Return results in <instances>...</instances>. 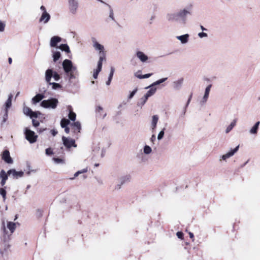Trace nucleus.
<instances>
[{
	"mask_svg": "<svg viewBox=\"0 0 260 260\" xmlns=\"http://www.w3.org/2000/svg\"><path fill=\"white\" fill-rule=\"evenodd\" d=\"M64 128V131L67 134H69L70 132V128L69 127H65Z\"/></svg>",
	"mask_w": 260,
	"mask_h": 260,
	"instance_id": "680f3d73",
	"label": "nucleus"
},
{
	"mask_svg": "<svg viewBox=\"0 0 260 260\" xmlns=\"http://www.w3.org/2000/svg\"><path fill=\"white\" fill-rule=\"evenodd\" d=\"M114 69L113 67L111 68L110 73L109 75V77H108V79H109V80H112L113 76V74H114Z\"/></svg>",
	"mask_w": 260,
	"mask_h": 260,
	"instance_id": "de8ad7c7",
	"label": "nucleus"
},
{
	"mask_svg": "<svg viewBox=\"0 0 260 260\" xmlns=\"http://www.w3.org/2000/svg\"><path fill=\"white\" fill-rule=\"evenodd\" d=\"M58 101L56 99L51 98L47 100H44L41 102V105L45 108L55 109Z\"/></svg>",
	"mask_w": 260,
	"mask_h": 260,
	"instance_id": "0eeeda50",
	"label": "nucleus"
},
{
	"mask_svg": "<svg viewBox=\"0 0 260 260\" xmlns=\"http://www.w3.org/2000/svg\"><path fill=\"white\" fill-rule=\"evenodd\" d=\"M53 160L56 164H63L64 163V160L59 158L54 157Z\"/></svg>",
	"mask_w": 260,
	"mask_h": 260,
	"instance_id": "a19ab883",
	"label": "nucleus"
},
{
	"mask_svg": "<svg viewBox=\"0 0 260 260\" xmlns=\"http://www.w3.org/2000/svg\"><path fill=\"white\" fill-rule=\"evenodd\" d=\"M237 122V120L234 119L233 121L231 123V124L226 127L225 129V133L228 134L229 133L232 129L236 125Z\"/></svg>",
	"mask_w": 260,
	"mask_h": 260,
	"instance_id": "7c9ffc66",
	"label": "nucleus"
},
{
	"mask_svg": "<svg viewBox=\"0 0 260 260\" xmlns=\"http://www.w3.org/2000/svg\"><path fill=\"white\" fill-rule=\"evenodd\" d=\"M200 28L203 31L207 30V29L206 28H205L203 25H201Z\"/></svg>",
	"mask_w": 260,
	"mask_h": 260,
	"instance_id": "774afa93",
	"label": "nucleus"
},
{
	"mask_svg": "<svg viewBox=\"0 0 260 260\" xmlns=\"http://www.w3.org/2000/svg\"><path fill=\"white\" fill-rule=\"evenodd\" d=\"M168 78H161L155 82H154V83H153L152 84H151V86H156V85H159L163 82H164L165 81H166L167 80Z\"/></svg>",
	"mask_w": 260,
	"mask_h": 260,
	"instance_id": "e433bc0d",
	"label": "nucleus"
},
{
	"mask_svg": "<svg viewBox=\"0 0 260 260\" xmlns=\"http://www.w3.org/2000/svg\"><path fill=\"white\" fill-rule=\"evenodd\" d=\"M8 112L7 111H4V114L3 117V120L2 121V123H4L7 120L8 118Z\"/></svg>",
	"mask_w": 260,
	"mask_h": 260,
	"instance_id": "c03bdc74",
	"label": "nucleus"
},
{
	"mask_svg": "<svg viewBox=\"0 0 260 260\" xmlns=\"http://www.w3.org/2000/svg\"><path fill=\"white\" fill-rule=\"evenodd\" d=\"M44 98V96L43 94H37L32 99V104H35L41 101Z\"/></svg>",
	"mask_w": 260,
	"mask_h": 260,
	"instance_id": "c85d7f7f",
	"label": "nucleus"
},
{
	"mask_svg": "<svg viewBox=\"0 0 260 260\" xmlns=\"http://www.w3.org/2000/svg\"><path fill=\"white\" fill-rule=\"evenodd\" d=\"M198 36L201 39L203 38H207V37H208L207 34L206 33V32H199L198 34Z\"/></svg>",
	"mask_w": 260,
	"mask_h": 260,
	"instance_id": "a18cd8bd",
	"label": "nucleus"
},
{
	"mask_svg": "<svg viewBox=\"0 0 260 260\" xmlns=\"http://www.w3.org/2000/svg\"><path fill=\"white\" fill-rule=\"evenodd\" d=\"M16 228V223L12 221L2 220L1 239L5 242L9 241L12 234Z\"/></svg>",
	"mask_w": 260,
	"mask_h": 260,
	"instance_id": "f257e3e1",
	"label": "nucleus"
},
{
	"mask_svg": "<svg viewBox=\"0 0 260 260\" xmlns=\"http://www.w3.org/2000/svg\"><path fill=\"white\" fill-rule=\"evenodd\" d=\"M151 75H152V74H145V75H143L142 77V79L148 78L150 77Z\"/></svg>",
	"mask_w": 260,
	"mask_h": 260,
	"instance_id": "13d9d810",
	"label": "nucleus"
},
{
	"mask_svg": "<svg viewBox=\"0 0 260 260\" xmlns=\"http://www.w3.org/2000/svg\"><path fill=\"white\" fill-rule=\"evenodd\" d=\"M158 120V116L157 115H155L152 116L151 124L152 129L153 130L156 128Z\"/></svg>",
	"mask_w": 260,
	"mask_h": 260,
	"instance_id": "cd10ccee",
	"label": "nucleus"
},
{
	"mask_svg": "<svg viewBox=\"0 0 260 260\" xmlns=\"http://www.w3.org/2000/svg\"><path fill=\"white\" fill-rule=\"evenodd\" d=\"M32 124L35 127H37L40 125V123L38 121L35 119L32 120Z\"/></svg>",
	"mask_w": 260,
	"mask_h": 260,
	"instance_id": "603ef678",
	"label": "nucleus"
},
{
	"mask_svg": "<svg viewBox=\"0 0 260 260\" xmlns=\"http://www.w3.org/2000/svg\"><path fill=\"white\" fill-rule=\"evenodd\" d=\"M239 148V146L238 145L234 149L230 150V151L225 154L220 156L219 159V161L221 162L222 160H223L226 162L228 158L233 156L238 151Z\"/></svg>",
	"mask_w": 260,
	"mask_h": 260,
	"instance_id": "6e6552de",
	"label": "nucleus"
},
{
	"mask_svg": "<svg viewBox=\"0 0 260 260\" xmlns=\"http://www.w3.org/2000/svg\"><path fill=\"white\" fill-rule=\"evenodd\" d=\"M13 95L12 94H10L8 96V99L5 103V111H8V109L11 107L12 105V99Z\"/></svg>",
	"mask_w": 260,
	"mask_h": 260,
	"instance_id": "bb28decb",
	"label": "nucleus"
},
{
	"mask_svg": "<svg viewBox=\"0 0 260 260\" xmlns=\"http://www.w3.org/2000/svg\"><path fill=\"white\" fill-rule=\"evenodd\" d=\"M2 159L8 164H12L13 162V159L10 156V152L8 150L4 151L2 154Z\"/></svg>",
	"mask_w": 260,
	"mask_h": 260,
	"instance_id": "dca6fc26",
	"label": "nucleus"
},
{
	"mask_svg": "<svg viewBox=\"0 0 260 260\" xmlns=\"http://www.w3.org/2000/svg\"><path fill=\"white\" fill-rule=\"evenodd\" d=\"M131 177L128 175H126L124 176H122L119 179V182L120 184H118L117 185V187L118 189H120L121 187V186L124 184L126 182H127L130 181Z\"/></svg>",
	"mask_w": 260,
	"mask_h": 260,
	"instance_id": "412c9836",
	"label": "nucleus"
},
{
	"mask_svg": "<svg viewBox=\"0 0 260 260\" xmlns=\"http://www.w3.org/2000/svg\"><path fill=\"white\" fill-rule=\"evenodd\" d=\"M148 99L146 96L144 95L141 98L140 102L138 103V106H143L147 102Z\"/></svg>",
	"mask_w": 260,
	"mask_h": 260,
	"instance_id": "4c0bfd02",
	"label": "nucleus"
},
{
	"mask_svg": "<svg viewBox=\"0 0 260 260\" xmlns=\"http://www.w3.org/2000/svg\"><path fill=\"white\" fill-rule=\"evenodd\" d=\"M0 194L3 197V201H5L6 199V191L3 188H0Z\"/></svg>",
	"mask_w": 260,
	"mask_h": 260,
	"instance_id": "79ce46f5",
	"label": "nucleus"
},
{
	"mask_svg": "<svg viewBox=\"0 0 260 260\" xmlns=\"http://www.w3.org/2000/svg\"><path fill=\"white\" fill-rule=\"evenodd\" d=\"M102 58H101L100 59H99L96 69L93 70V77L94 78V79H96L98 78L99 73L102 70Z\"/></svg>",
	"mask_w": 260,
	"mask_h": 260,
	"instance_id": "2eb2a0df",
	"label": "nucleus"
},
{
	"mask_svg": "<svg viewBox=\"0 0 260 260\" xmlns=\"http://www.w3.org/2000/svg\"><path fill=\"white\" fill-rule=\"evenodd\" d=\"M143 151L144 154L148 155L151 153L152 149L149 146L145 145L144 147Z\"/></svg>",
	"mask_w": 260,
	"mask_h": 260,
	"instance_id": "f704fd0d",
	"label": "nucleus"
},
{
	"mask_svg": "<svg viewBox=\"0 0 260 260\" xmlns=\"http://www.w3.org/2000/svg\"><path fill=\"white\" fill-rule=\"evenodd\" d=\"M109 17L112 19L113 20H114V13H113V11L112 9L110 10V14H109Z\"/></svg>",
	"mask_w": 260,
	"mask_h": 260,
	"instance_id": "6e6d98bb",
	"label": "nucleus"
},
{
	"mask_svg": "<svg viewBox=\"0 0 260 260\" xmlns=\"http://www.w3.org/2000/svg\"><path fill=\"white\" fill-rule=\"evenodd\" d=\"M177 236L179 239H183V234L181 232H178L176 234Z\"/></svg>",
	"mask_w": 260,
	"mask_h": 260,
	"instance_id": "5fc2aeb1",
	"label": "nucleus"
},
{
	"mask_svg": "<svg viewBox=\"0 0 260 260\" xmlns=\"http://www.w3.org/2000/svg\"><path fill=\"white\" fill-rule=\"evenodd\" d=\"M165 128H164V129L162 130H161L158 134V136H157V140H161L164 136V134H165V132H164V131H165Z\"/></svg>",
	"mask_w": 260,
	"mask_h": 260,
	"instance_id": "37998d69",
	"label": "nucleus"
},
{
	"mask_svg": "<svg viewBox=\"0 0 260 260\" xmlns=\"http://www.w3.org/2000/svg\"><path fill=\"white\" fill-rule=\"evenodd\" d=\"M192 6L190 5L188 7L180 9L177 12L178 18L180 21L182 23H185L187 16H191L192 14Z\"/></svg>",
	"mask_w": 260,
	"mask_h": 260,
	"instance_id": "20e7f679",
	"label": "nucleus"
},
{
	"mask_svg": "<svg viewBox=\"0 0 260 260\" xmlns=\"http://www.w3.org/2000/svg\"><path fill=\"white\" fill-rule=\"evenodd\" d=\"M166 19L169 22H178L180 21L177 12L167 13L166 15Z\"/></svg>",
	"mask_w": 260,
	"mask_h": 260,
	"instance_id": "ddd939ff",
	"label": "nucleus"
},
{
	"mask_svg": "<svg viewBox=\"0 0 260 260\" xmlns=\"http://www.w3.org/2000/svg\"><path fill=\"white\" fill-rule=\"evenodd\" d=\"M140 73L141 71H138L135 74V76L138 78L142 79L143 75H141Z\"/></svg>",
	"mask_w": 260,
	"mask_h": 260,
	"instance_id": "864d4df0",
	"label": "nucleus"
},
{
	"mask_svg": "<svg viewBox=\"0 0 260 260\" xmlns=\"http://www.w3.org/2000/svg\"><path fill=\"white\" fill-rule=\"evenodd\" d=\"M9 175H12L13 177L17 179L22 177L23 176L24 172L23 171H16L15 169H11L8 171Z\"/></svg>",
	"mask_w": 260,
	"mask_h": 260,
	"instance_id": "f3484780",
	"label": "nucleus"
},
{
	"mask_svg": "<svg viewBox=\"0 0 260 260\" xmlns=\"http://www.w3.org/2000/svg\"><path fill=\"white\" fill-rule=\"evenodd\" d=\"M96 112L98 116L102 117V118H104L106 116V113L103 115V109L101 106H99L96 107Z\"/></svg>",
	"mask_w": 260,
	"mask_h": 260,
	"instance_id": "c756f323",
	"label": "nucleus"
},
{
	"mask_svg": "<svg viewBox=\"0 0 260 260\" xmlns=\"http://www.w3.org/2000/svg\"><path fill=\"white\" fill-rule=\"evenodd\" d=\"M155 139V135H153L151 138V141L153 142Z\"/></svg>",
	"mask_w": 260,
	"mask_h": 260,
	"instance_id": "338daca9",
	"label": "nucleus"
},
{
	"mask_svg": "<svg viewBox=\"0 0 260 260\" xmlns=\"http://www.w3.org/2000/svg\"><path fill=\"white\" fill-rule=\"evenodd\" d=\"M87 171V169H83L82 170H80V172H81V174L86 173Z\"/></svg>",
	"mask_w": 260,
	"mask_h": 260,
	"instance_id": "0e129e2a",
	"label": "nucleus"
},
{
	"mask_svg": "<svg viewBox=\"0 0 260 260\" xmlns=\"http://www.w3.org/2000/svg\"><path fill=\"white\" fill-rule=\"evenodd\" d=\"M40 114V112H33L32 111L31 113H30V115L29 116L30 118H37L38 117V114Z\"/></svg>",
	"mask_w": 260,
	"mask_h": 260,
	"instance_id": "49530a36",
	"label": "nucleus"
},
{
	"mask_svg": "<svg viewBox=\"0 0 260 260\" xmlns=\"http://www.w3.org/2000/svg\"><path fill=\"white\" fill-rule=\"evenodd\" d=\"M69 9L70 12L75 14L78 10L79 3L77 0H68Z\"/></svg>",
	"mask_w": 260,
	"mask_h": 260,
	"instance_id": "9d476101",
	"label": "nucleus"
},
{
	"mask_svg": "<svg viewBox=\"0 0 260 260\" xmlns=\"http://www.w3.org/2000/svg\"><path fill=\"white\" fill-rule=\"evenodd\" d=\"M137 89L136 88L135 89H134L131 93L128 96V99H131L134 96V95L136 94V93L137 92Z\"/></svg>",
	"mask_w": 260,
	"mask_h": 260,
	"instance_id": "8fccbe9b",
	"label": "nucleus"
},
{
	"mask_svg": "<svg viewBox=\"0 0 260 260\" xmlns=\"http://www.w3.org/2000/svg\"><path fill=\"white\" fill-rule=\"evenodd\" d=\"M50 19V15L47 12H43L41 16L39 19L40 22H43L46 24L48 22Z\"/></svg>",
	"mask_w": 260,
	"mask_h": 260,
	"instance_id": "a211bd4d",
	"label": "nucleus"
},
{
	"mask_svg": "<svg viewBox=\"0 0 260 260\" xmlns=\"http://www.w3.org/2000/svg\"><path fill=\"white\" fill-rule=\"evenodd\" d=\"M155 17L154 15H152V16H151L150 18V24H152L153 20H154Z\"/></svg>",
	"mask_w": 260,
	"mask_h": 260,
	"instance_id": "bf43d9fd",
	"label": "nucleus"
},
{
	"mask_svg": "<svg viewBox=\"0 0 260 260\" xmlns=\"http://www.w3.org/2000/svg\"><path fill=\"white\" fill-rule=\"evenodd\" d=\"M146 88H150V89L147 91V92L144 95L147 98L153 95L156 91V88L154 86H151V85L147 87Z\"/></svg>",
	"mask_w": 260,
	"mask_h": 260,
	"instance_id": "393cba45",
	"label": "nucleus"
},
{
	"mask_svg": "<svg viewBox=\"0 0 260 260\" xmlns=\"http://www.w3.org/2000/svg\"><path fill=\"white\" fill-rule=\"evenodd\" d=\"M69 118L72 121H75L76 120V114L73 112L71 109L70 110L69 115Z\"/></svg>",
	"mask_w": 260,
	"mask_h": 260,
	"instance_id": "c9c22d12",
	"label": "nucleus"
},
{
	"mask_svg": "<svg viewBox=\"0 0 260 260\" xmlns=\"http://www.w3.org/2000/svg\"><path fill=\"white\" fill-rule=\"evenodd\" d=\"M59 49L62 51L69 53L70 52L69 46L67 44H61L59 47Z\"/></svg>",
	"mask_w": 260,
	"mask_h": 260,
	"instance_id": "473e14b6",
	"label": "nucleus"
},
{
	"mask_svg": "<svg viewBox=\"0 0 260 260\" xmlns=\"http://www.w3.org/2000/svg\"><path fill=\"white\" fill-rule=\"evenodd\" d=\"M62 141L63 142V145L67 148L70 149L72 147H74L76 148L77 147V145L75 143V140L71 139L70 138H67L64 136L62 137Z\"/></svg>",
	"mask_w": 260,
	"mask_h": 260,
	"instance_id": "1a4fd4ad",
	"label": "nucleus"
},
{
	"mask_svg": "<svg viewBox=\"0 0 260 260\" xmlns=\"http://www.w3.org/2000/svg\"><path fill=\"white\" fill-rule=\"evenodd\" d=\"M53 78L55 81H58L60 79V75L55 71H53L52 69H47L45 71V79L47 83H50L51 78Z\"/></svg>",
	"mask_w": 260,
	"mask_h": 260,
	"instance_id": "39448f33",
	"label": "nucleus"
},
{
	"mask_svg": "<svg viewBox=\"0 0 260 260\" xmlns=\"http://www.w3.org/2000/svg\"><path fill=\"white\" fill-rule=\"evenodd\" d=\"M189 35L187 34L176 37V39L180 41L182 44H186L188 42Z\"/></svg>",
	"mask_w": 260,
	"mask_h": 260,
	"instance_id": "aec40b11",
	"label": "nucleus"
},
{
	"mask_svg": "<svg viewBox=\"0 0 260 260\" xmlns=\"http://www.w3.org/2000/svg\"><path fill=\"white\" fill-rule=\"evenodd\" d=\"M60 57V53L59 52H54L53 54V61L54 62L56 61Z\"/></svg>",
	"mask_w": 260,
	"mask_h": 260,
	"instance_id": "ea45409f",
	"label": "nucleus"
},
{
	"mask_svg": "<svg viewBox=\"0 0 260 260\" xmlns=\"http://www.w3.org/2000/svg\"><path fill=\"white\" fill-rule=\"evenodd\" d=\"M4 242L3 245H2L0 247V252L2 255V256H7L8 252L9 251L10 249V245L8 243V241L5 242L4 241H3Z\"/></svg>",
	"mask_w": 260,
	"mask_h": 260,
	"instance_id": "4468645a",
	"label": "nucleus"
},
{
	"mask_svg": "<svg viewBox=\"0 0 260 260\" xmlns=\"http://www.w3.org/2000/svg\"><path fill=\"white\" fill-rule=\"evenodd\" d=\"M79 174H81V172H80V171H78L74 174V177L71 178V179H74L75 178L77 177Z\"/></svg>",
	"mask_w": 260,
	"mask_h": 260,
	"instance_id": "4d7b16f0",
	"label": "nucleus"
},
{
	"mask_svg": "<svg viewBox=\"0 0 260 260\" xmlns=\"http://www.w3.org/2000/svg\"><path fill=\"white\" fill-rule=\"evenodd\" d=\"M5 24L2 21H0V31H3L5 29Z\"/></svg>",
	"mask_w": 260,
	"mask_h": 260,
	"instance_id": "3c124183",
	"label": "nucleus"
},
{
	"mask_svg": "<svg viewBox=\"0 0 260 260\" xmlns=\"http://www.w3.org/2000/svg\"><path fill=\"white\" fill-rule=\"evenodd\" d=\"M211 87V84H210L206 87L204 92V95L200 102L201 105H203L205 104V103L207 102Z\"/></svg>",
	"mask_w": 260,
	"mask_h": 260,
	"instance_id": "f8f14e48",
	"label": "nucleus"
},
{
	"mask_svg": "<svg viewBox=\"0 0 260 260\" xmlns=\"http://www.w3.org/2000/svg\"><path fill=\"white\" fill-rule=\"evenodd\" d=\"M45 153L48 155L53 154V152L51 148H47L45 150Z\"/></svg>",
	"mask_w": 260,
	"mask_h": 260,
	"instance_id": "09e8293b",
	"label": "nucleus"
},
{
	"mask_svg": "<svg viewBox=\"0 0 260 260\" xmlns=\"http://www.w3.org/2000/svg\"><path fill=\"white\" fill-rule=\"evenodd\" d=\"M50 85H52V89H57L59 88H60L61 87V85L59 83H55V82H51V81H50V83H48Z\"/></svg>",
	"mask_w": 260,
	"mask_h": 260,
	"instance_id": "72a5a7b5",
	"label": "nucleus"
},
{
	"mask_svg": "<svg viewBox=\"0 0 260 260\" xmlns=\"http://www.w3.org/2000/svg\"><path fill=\"white\" fill-rule=\"evenodd\" d=\"M92 45L94 50L98 52L99 59L102 58V61L105 58L106 51L104 46L99 43L95 38L92 37L91 39Z\"/></svg>",
	"mask_w": 260,
	"mask_h": 260,
	"instance_id": "7ed1b4c3",
	"label": "nucleus"
},
{
	"mask_svg": "<svg viewBox=\"0 0 260 260\" xmlns=\"http://www.w3.org/2000/svg\"><path fill=\"white\" fill-rule=\"evenodd\" d=\"M25 139L30 143H35L38 138V136L35 134V132L31 131L27 127H25L24 130Z\"/></svg>",
	"mask_w": 260,
	"mask_h": 260,
	"instance_id": "423d86ee",
	"label": "nucleus"
},
{
	"mask_svg": "<svg viewBox=\"0 0 260 260\" xmlns=\"http://www.w3.org/2000/svg\"><path fill=\"white\" fill-rule=\"evenodd\" d=\"M189 237L192 239V241H193L194 240V239H193L194 236H193V233L189 232Z\"/></svg>",
	"mask_w": 260,
	"mask_h": 260,
	"instance_id": "e2e57ef3",
	"label": "nucleus"
},
{
	"mask_svg": "<svg viewBox=\"0 0 260 260\" xmlns=\"http://www.w3.org/2000/svg\"><path fill=\"white\" fill-rule=\"evenodd\" d=\"M71 129L73 133L76 135V138H78L79 135V133H80L81 129V125L79 121L74 122L71 124Z\"/></svg>",
	"mask_w": 260,
	"mask_h": 260,
	"instance_id": "9b49d317",
	"label": "nucleus"
},
{
	"mask_svg": "<svg viewBox=\"0 0 260 260\" xmlns=\"http://www.w3.org/2000/svg\"><path fill=\"white\" fill-rule=\"evenodd\" d=\"M40 9L43 11V12H47L46 10V9L45 8L44 6H42L41 7H40Z\"/></svg>",
	"mask_w": 260,
	"mask_h": 260,
	"instance_id": "69168bd1",
	"label": "nucleus"
},
{
	"mask_svg": "<svg viewBox=\"0 0 260 260\" xmlns=\"http://www.w3.org/2000/svg\"><path fill=\"white\" fill-rule=\"evenodd\" d=\"M62 68L66 75L68 76L69 81L76 79L78 75L77 67L74 66L71 60L66 59L62 63Z\"/></svg>",
	"mask_w": 260,
	"mask_h": 260,
	"instance_id": "f03ea898",
	"label": "nucleus"
},
{
	"mask_svg": "<svg viewBox=\"0 0 260 260\" xmlns=\"http://www.w3.org/2000/svg\"><path fill=\"white\" fill-rule=\"evenodd\" d=\"M136 56L142 62H145L147 61L148 57L144 52L138 51L136 52Z\"/></svg>",
	"mask_w": 260,
	"mask_h": 260,
	"instance_id": "6ab92c4d",
	"label": "nucleus"
},
{
	"mask_svg": "<svg viewBox=\"0 0 260 260\" xmlns=\"http://www.w3.org/2000/svg\"><path fill=\"white\" fill-rule=\"evenodd\" d=\"M23 111L25 115L27 116H29L32 112V110L29 107L24 106L23 107Z\"/></svg>",
	"mask_w": 260,
	"mask_h": 260,
	"instance_id": "58836bf2",
	"label": "nucleus"
},
{
	"mask_svg": "<svg viewBox=\"0 0 260 260\" xmlns=\"http://www.w3.org/2000/svg\"><path fill=\"white\" fill-rule=\"evenodd\" d=\"M184 79L181 78L175 81L173 83V87L175 90H179L181 89L182 84L183 83Z\"/></svg>",
	"mask_w": 260,
	"mask_h": 260,
	"instance_id": "5701e85b",
	"label": "nucleus"
},
{
	"mask_svg": "<svg viewBox=\"0 0 260 260\" xmlns=\"http://www.w3.org/2000/svg\"><path fill=\"white\" fill-rule=\"evenodd\" d=\"M260 121H257L254 125L249 129V133L250 135H256L257 134Z\"/></svg>",
	"mask_w": 260,
	"mask_h": 260,
	"instance_id": "b1692460",
	"label": "nucleus"
},
{
	"mask_svg": "<svg viewBox=\"0 0 260 260\" xmlns=\"http://www.w3.org/2000/svg\"><path fill=\"white\" fill-rule=\"evenodd\" d=\"M8 173H7L4 170H2L0 172V180L1 179V184L2 186H4L6 180L8 179Z\"/></svg>",
	"mask_w": 260,
	"mask_h": 260,
	"instance_id": "4be33fe9",
	"label": "nucleus"
},
{
	"mask_svg": "<svg viewBox=\"0 0 260 260\" xmlns=\"http://www.w3.org/2000/svg\"><path fill=\"white\" fill-rule=\"evenodd\" d=\"M51 132L52 135L53 136H55L57 133V132L54 129L51 130Z\"/></svg>",
	"mask_w": 260,
	"mask_h": 260,
	"instance_id": "052dcab7",
	"label": "nucleus"
},
{
	"mask_svg": "<svg viewBox=\"0 0 260 260\" xmlns=\"http://www.w3.org/2000/svg\"><path fill=\"white\" fill-rule=\"evenodd\" d=\"M70 123V122L69 120L63 118L61 120L60 125L62 128H64L65 127H67L68 125H69Z\"/></svg>",
	"mask_w": 260,
	"mask_h": 260,
	"instance_id": "2f4dec72",
	"label": "nucleus"
},
{
	"mask_svg": "<svg viewBox=\"0 0 260 260\" xmlns=\"http://www.w3.org/2000/svg\"><path fill=\"white\" fill-rule=\"evenodd\" d=\"M61 41V38L58 36H54L50 40V46L51 47H56L58 43Z\"/></svg>",
	"mask_w": 260,
	"mask_h": 260,
	"instance_id": "a878e982",
	"label": "nucleus"
}]
</instances>
